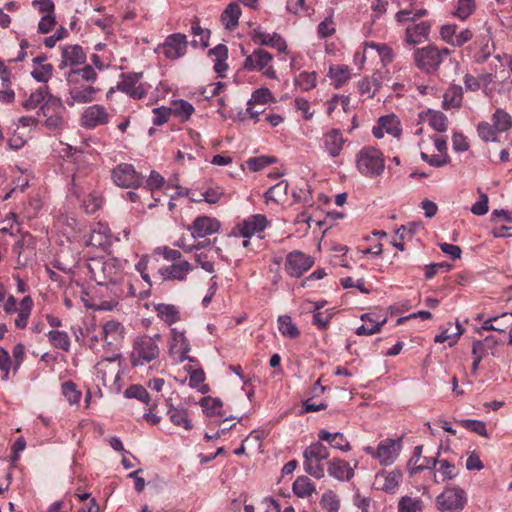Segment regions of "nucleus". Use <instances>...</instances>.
Returning a JSON list of instances; mask_svg holds the SVG:
<instances>
[{
	"mask_svg": "<svg viewBox=\"0 0 512 512\" xmlns=\"http://www.w3.org/2000/svg\"><path fill=\"white\" fill-rule=\"evenodd\" d=\"M86 55L79 45H66L62 47V60L59 64L60 69L67 66H75L84 64Z\"/></svg>",
	"mask_w": 512,
	"mask_h": 512,
	"instance_id": "b1692460",
	"label": "nucleus"
},
{
	"mask_svg": "<svg viewBox=\"0 0 512 512\" xmlns=\"http://www.w3.org/2000/svg\"><path fill=\"white\" fill-rule=\"evenodd\" d=\"M463 89L460 85H451L443 95V108H459L462 104Z\"/></svg>",
	"mask_w": 512,
	"mask_h": 512,
	"instance_id": "7c9ffc66",
	"label": "nucleus"
},
{
	"mask_svg": "<svg viewBox=\"0 0 512 512\" xmlns=\"http://www.w3.org/2000/svg\"><path fill=\"white\" fill-rule=\"evenodd\" d=\"M288 188V182L282 180L268 189L265 193V198L267 201L280 202L287 196Z\"/></svg>",
	"mask_w": 512,
	"mask_h": 512,
	"instance_id": "a18cd8bd",
	"label": "nucleus"
},
{
	"mask_svg": "<svg viewBox=\"0 0 512 512\" xmlns=\"http://www.w3.org/2000/svg\"><path fill=\"white\" fill-rule=\"evenodd\" d=\"M241 15V8L237 2H232L227 5L221 14V22L228 30H233L238 26L239 17Z\"/></svg>",
	"mask_w": 512,
	"mask_h": 512,
	"instance_id": "c85d7f7f",
	"label": "nucleus"
},
{
	"mask_svg": "<svg viewBox=\"0 0 512 512\" xmlns=\"http://www.w3.org/2000/svg\"><path fill=\"white\" fill-rule=\"evenodd\" d=\"M0 232L15 236L21 232L20 223L17 220V215L10 212L6 218L0 223Z\"/></svg>",
	"mask_w": 512,
	"mask_h": 512,
	"instance_id": "de8ad7c7",
	"label": "nucleus"
},
{
	"mask_svg": "<svg viewBox=\"0 0 512 512\" xmlns=\"http://www.w3.org/2000/svg\"><path fill=\"white\" fill-rule=\"evenodd\" d=\"M448 48H438L435 45H427L418 48L413 53L415 65L426 73L437 71L444 59L450 55Z\"/></svg>",
	"mask_w": 512,
	"mask_h": 512,
	"instance_id": "7ed1b4c3",
	"label": "nucleus"
},
{
	"mask_svg": "<svg viewBox=\"0 0 512 512\" xmlns=\"http://www.w3.org/2000/svg\"><path fill=\"white\" fill-rule=\"evenodd\" d=\"M96 89L89 85H77L69 90L67 104L73 106L75 103H87L94 99Z\"/></svg>",
	"mask_w": 512,
	"mask_h": 512,
	"instance_id": "a878e982",
	"label": "nucleus"
},
{
	"mask_svg": "<svg viewBox=\"0 0 512 512\" xmlns=\"http://www.w3.org/2000/svg\"><path fill=\"white\" fill-rule=\"evenodd\" d=\"M267 226V219L262 214L252 215L237 225L239 234L244 238H250L255 233L262 232Z\"/></svg>",
	"mask_w": 512,
	"mask_h": 512,
	"instance_id": "412c9836",
	"label": "nucleus"
},
{
	"mask_svg": "<svg viewBox=\"0 0 512 512\" xmlns=\"http://www.w3.org/2000/svg\"><path fill=\"white\" fill-rule=\"evenodd\" d=\"M200 405L207 416L222 415L220 411L222 402L218 398L205 397L201 400Z\"/></svg>",
	"mask_w": 512,
	"mask_h": 512,
	"instance_id": "5fc2aeb1",
	"label": "nucleus"
},
{
	"mask_svg": "<svg viewBox=\"0 0 512 512\" xmlns=\"http://www.w3.org/2000/svg\"><path fill=\"white\" fill-rule=\"evenodd\" d=\"M328 473L338 480H349L353 477L354 472L348 462L335 458L328 462Z\"/></svg>",
	"mask_w": 512,
	"mask_h": 512,
	"instance_id": "cd10ccee",
	"label": "nucleus"
},
{
	"mask_svg": "<svg viewBox=\"0 0 512 512\" xmlns=\"http://www.w3.org/2000/svg\"><path fill=\"white\" fill-rule=\"evenodd\" d=\"M33 61L35 67L31 72L32 77L38 82H47L52 76L53 66L49 63L43 64L41 58H35Z\"/></svg>",
	"mask_w": 512,
	"mask_h": 512,
	"instance_id": "f704fd0d",
	"label": "nucleus"
},
{
	"mask_svg": "<svg viewBox=\"0 0 512 512\" xmlns=\"http://www.w3.org/2000/svg\"><path fill=\"white\" fill-rule=\"evenodd\" d=\"M88 244L98 248H106L111 244V232L108 225L98 222L93 225Z\"/></svg>",
	"mask_w": 512,
	"mask_h": 512,
	"instance_id": "393cba45",
	"label": "nucleus"
},
{
	"mask_svg": "<svg viewBox=\"0 0 512 512\" xmlns=\"http://www.w3.org/2000/svg\"><path fill=\"white\" fill-rule=\"evenodd\" d=\"M438 464H439L438 473H439L440 479H438L437 475L434 474V482L435 483L445 482V481L451 480L457 476V474H458L457 468L455 467V465L451 464L446 459L439 460Z\"/></svg>",
	"mask_w": 512,
	"mask_h": 512,
	"instance_id": "e433bc0d",
	"label": "nucleus"
},
{
	"mask_svg": "<svg viewBox=\"0 0 512 512\" xmlns=\"http://www.w3.org/2000/svg\"><path fill=\"white\" fill-rule=\"evenodd\" d=\"M431 32V22L420 21L410 23L405 27L404 41L408 45L421 44L428 40Z\"/></svg>",
	"mask_w": 512,
	"mask_h": 512,
	"instance_id": "a211bd4d",
	"label": "nucleus"
},
{
	"mask_svg": "<svg viewBox=\"0 0 512 512\" xmlns=\"http://www.w3.org/2000/svg\"><path fill=\"white\" fill-rule=\"evenodd\" d=\"M109 114L102 105H91L87 107L81 116V125L87 129H93L109 122Z\"/></svg>",
	"mask_w": 512,
	"mask_h": 512,
	"instance_id": "f3484780",
	"label": "nucleus"
},
{
	"mask_svg": "<svg viewBox=\"0 0 512 512\" xmlns=\"http://www.w3.org/2000/svg\"><path fill=\"white\" fill-rule=\"evenodd\" d=\"M329 457V451L321 442L310 444L303 452V467L306 473L321 479L325 475L324 461Z\"/></svg>",
	"mask_w": 512,
	"mask_h": 512,
	"instance_id": "20e7f679",
	"label": "nucleus"
},
{
	"mask_svg": "<svg viewBox=\"0 0 512 512\" xmlns=\"http://www.w3.org/2000/svg\"><path fill=\"white\" fill-rule=\"evenodd\" d=\"M492 122L498 132H506L512 127V116L503 109H496L492 115Z\"/></svg>",
	"mask_w": 512,
	"mask_h": 512,
	"instance_id": "ea45409f",
	"label": "nucleus"
},
{
	"mask_svg": "<svg viewBox=\"0 0 512 512\" xmlns=\"http://www.w3.org/2000/svg\"><path fill=\"white\" fill-rule=\"evenodd\" d=\"M314 261L312 257L300 251H293L287 255L285 269L292 277H300L308 271Z\"/></svg>",
	"mask_w": 512,
	"mask_h": 512,
	"instance_id": "ddd939ff",
	"label": "nucleus"
},
{
	"mask_svg": "<svg viewBox=\"0 0 512 512\" xmlns=\"http://www.w3.org/2000/svg\"><path fill=\"white\" fill-rule=\"evenodd\" d=\"M292 489L298 497L304 498L315 491V486L308 477L300 476L294 481Z\"/></svg>",
	"mask_w": 512,
	"mask_h": 512,
	"instance_id": "a19ab883",
	"label": "nucleus"
},
{
	"mask_svg": "<svg viewBox=\"0 0 512 512\" xmlns=\"http://www.w3.org/2000/svg\"><path fill=\"white\" fill-rule=\"evenodd\" d=\"M322 142L328 155L332 158H336L341 154L346 139L339 129L332 128L323 134Z\"/></svg>",
	"mask_w": 512,
	"mask_h": 512,
	"instance_id": "aec40b11",
	"label": "nucleus"
},
{
	"mask_svg": "<svg viewBox=\"0 0 512 512\" xmlns=\"http://www.w3.org/2000/svg\"><path fill=\"white\" fill-rule=\"evenodd\" d=\"M194 239L204 238L218 232L220 223L217 219L208 216H199L188 227Z\"/></svg>",
	"mask_w": 512,
	"mask_h": 512,
	"instance_id": "6ab92c4d",
	"label": "nucleus"
},
{
	"mask_svg": "<svg viewBox=\"0 0 512 512\" xmlns=\"http://www.w3.org/2000/svg\"><path fill=\"white\" fill-rule=\"evenodd\" d=\"M155 311L165 323L171 325L180 319L179 310L171 304L160 303L155 305Z\"/></svg>",
	"mask_w": 512,
	"mask_h": 512,
	"instance_id": "72a5a7b5",
	"label": "nucleus"
},
{
	"mask_svg": "<svg viewBox=\"0 0 512 512\" xmlns=\"http://www.w3.org/2000/svg\"><path fill=\"white\" fill-rule=\"evenodd\" d=\"M47 337L53 347L63 351H68L70 349V338L66 332L51 330L47 333Z\"/></svg>",
	"mask_w": 512,
	"mask_h": 512,
	"instance_id": "c03bdc74",
	"label": "nucleus"
},
{
	"mask_svg": "<svg viewBox=\"0 0 512 512\" xmlns=\"http://www.w3.org/2000/svg\"><path fill=\"white\" fill-rule=\"evenodd\" d=\"M294 84L302 91H309L316 87L317 78L315 72H301L294 79Z\"/></svg>",
	"mask_w": 512,
	"mask_h": 512,
	"instance_id": "8fccbe9b",
	"label": "nucleus"
},
{
	"mask_svg": "<svg viewBox=\"0 0 512 512\" xmlns=\"http://www.w3.org/2000/svg\"><path fill=\"white\" fill-rule=\"evenodd\" d=\"M428 123L437 132H445L447 130V117L440 111L428 110Z\"/></svg>",
	"mask_w": 512,
	"mask_h": 512,
	"instance_id": "3c124183",
	"label": "nucleus"
},
{
	"mask_svg": "<svg viewBox=\"0 0 512 512\" xmlns=\"http://www.w3.org/2000/svg\"><path fill=\"white\" fill-rule=\"evenodd\" d=\"M124 395L127 398L138 399L145 404L150 403V395L148 391L141 385H131L125 390Z\"/></svg>",
	"mask_w": 512,
	"mask_h": 512,
	"instance_id": "6e6d98bb",
	"label": "nucleus"
},
{
	"mask_svg": "<svg viewBox=\"0 0 512 512\" xmlns=\"http://www.w3.org/2000/svg\"><path fill=\"white\" fill-rule=\"evenodd\" d=\"M428 11L426 9H417V10H400L395 15V20L400 24H410L417 23L416 21L426 16Z\"/></svg>",
	"mask_w": 512,
	"mask_h": 512,
	"instance_id": "c9c22d12",
	"label": "nucleus"
},
{
	"mask_svg": "<svg viewBox=\"0 0 512 512\" xmlns=\"http://www.w3.org/2000/svg\"><path fill=\"white\" fill-rule=\"evenodd\" d=\"M62 393L70 405L78 404L81 399V392L77 390L72 381H66L62 384Z\"/></svg>",
	"mask_w": 512,
	"mask_h": 512,
	"instance_id": "4d7b16f0",
	"label": "nucleus"
},
{
	"mask_svg": "<svg viewBox=\"0 0 512 512\" xmlns=\"http://www.w3.org/2000/svg\"><path fill=\"white\" fill-rule=\"evenodd\" d=\"M476 9L474 0H458L452 15L460 20H466Z\"/></svg>",
	"mask_w": 512,
	"mask_h": 512,
	"instance_id": "37998d69",
	"label": "nucleus"
},
{
	"mask_svg": "<svg viewBox=\"0 0 512 512\" xmlns=\"http://www.w3.org/2000/svg\"><path fill=\"white\" fill-rule=\"evenodd\" d=\"M401 448V439L386 438L380 441L377 446L376 459L383 466L391 465L397 459Z\"/></svg>",
	"mask_w": 512,
	"mask_h": 512,
	"instance_id": "f8f14e48",
	"label": "nucleus"
},
{
	"mask_svg": "<svg viewBox=\"0 0 512 512\" xmlns=\"http://www.w3.org/2000/svg\"><path fill=\"white\" fill-rule=\"evenodd\" d=\"M321 505L328 512H338L339 509V501L336 495L331 491H328L322 495Z\"/></svg>",
	"mask_w": 512,
	"mask_h": 512,
	"instance_id": "69168bd1",
	"label": "nucleus"
},
{
	"mask_svg": "<svg viewBox=\"0 0 512 512\" xmlns=\"http://www.w3.org/2000/svg\"><path fill=\"white\" fill-rule=\"evenodd\" d=\"M402 133V126L399 118L395 114L381 116L377 124L372 129L375 138L381 139L385 134L394 138H399Z\"/></svg>",
	"mask_w": 512,
	"mask_h": 512,
	"instance_id": "9b49d317",
	"label": "nucleus"
},
{
	"mask_svg": "<svg viewBox=\"0 0 512 512\" xmlns=\"http://www.w3.org/2000/svg\"><path fill=\"white\" fill-rule=\"evenodd\" d=\"M423 501L417 497L403 496L398 502V512H420Z\"/></svg>",
	"mask_w": 512,
	"mask_h": 512,
	"instance_id": "09e8293b",
	"label": "nucleus"
},
{
	"mask_svg": "<svg viewBox=\"0 0 512 512\" xmlns=\"http://www.w3.org/2000/svg\"><path fill=\"white\" fill-rule=\"evenodd\" d=\"M113 182L122 188H137L143 183V176L138 173L134 166L128 163H121L112 170Z\"/></svg>",
	"mask_w": 512,
	"mask_h": 512,
	"instance_id": "6e6552de",
	"label": "nucleus"
},
{
	"mask_svg": "<svg viewBox=\"0 0 512 512\" xmlns=\"http://www.w3.org/2000/svg\"><path fill=\"white\" fill-rule=\"evenodd\" d=\"M467 504V494L459 486H450L445 488L441 494L436 497V506L440 511L460 512Z\"/></svg>",
	"mask_w": 512,
	"mask_h": 512,
	"instance_id": "423d86ee",
	"label": "nucleus"
},
{
	"mask_svg": "<svg viewBox=\"0 0 512 512\" xmlns=\"http://www.w3.org/2000/svg\"><path fill=\"white\" fill-rule=\"evenodd\" d=\"M170 421L176 425L181 426L186 430L192 429V423L188 419L187 410L183 407H173L172 405L168 409Z\"/></svg>",
	"mask_w": 512,
	"mask_h": 512,
	"instance_id": "473e14b6",
	"label": "nucleus"
},
{
	"mask_svg": "<svg viewBox=\"0 0 512 512\" xmlns=\"http://www.w3.org/2000/svg\"><path fill=\"white\" fill-rule=\"evenodd\" d=\"M356 165L362 175L372 178L382 174L385 168V160L378 149L365 147L357 154Z\"/></svg>",
	"mask_w": 512,
	"mask_h": 512,
	"instance_id": "39448f33",
	"label": "nucleus"
},
{
	"mask_svg": "<svg viewBox=\"0 0 512 512\" xmlns=\"http://www.w3.org/2000/svg\"><path fill=\"white\" fill-rule=\"evenodd\" d=\"M90 277L102 286L112 285L113 294L122 298L124 291L117 285L122 279L121 264L115 258H92L87 264Z\"/></svg>",
	"mask_w": 512,
	"mask_h": 512,
	"instance_id": "f257e3e1",
	"label": "nucleus"
},
{
	"mask_svg": "<svg viewBox=\"0 0 512 512\" xmlns=\"http://www.w3.org/2000/svg\"><path fill=\"white\" fill-rule=\"evenodd\" d=\"M193 267L188 261H181L176 264L161 267L158 272L164 281L177 280L183 281L192 271Z\"/></svg>",
	"mask_w": 512,
	"mask_h": 512,
	"instance_id": "5701e85b",
	"label": "nucleus"
},
{
	"mask_svg": "<svg viewBox=\"0 0 512 512\" xmlns=\"http://www.w3.org/2000/svg\"><path fill=\"white\" fill-rule=\"evenodd\" d=\"M187 37L182 33H174L165 39L164 43L157 46L155 52L163 54L167 59L175 60L186 53Z\"/></svg>",
	"mask_w": 512,
	"mask_h": 512,
	"instance_id": "1a4fd4ad",
	"label": "nucleus"
},
{
	"mask_svg": "<svg viewBox=\"0 0 512 512\" xmlns=\"http://www.w3.org/2000/svg\"><path fill=\"white\" fill-rule=\"evenodd\" d=\"M142 73H127L121 75V81L118 83V90L126 93L134 99H141L146 96V90L139 80Z\"/></svg>",
	"mask_w": 512,
	"mask_h": 512,
	"instance_id": "dca6fc26",
	"label": "nucleus"
},
{
	"mask_svg": "<svg viewBox=\"0 0 512 512\" xmlns=\"http://www.w3.org/2000/svg\"><path fill=\"white\" fill-rule=\"evenodd\" d=\"M472 354L474 356V360L472 363V371L476 372L479 368L481 360L486 355V349H484V342H482V340L473 341Z\"/></svg>",
	"mask_w": 512,
	"mask_h": 512,
	"instance_id": "e2e57ef3",
	"label": "nucleus"
},
{
	"mask_svg": "<svg viewBox=\"0 0 512 512\" xmlns=\"http://www.w3.org/2000/svg\"><path fill=\"white\" fill-rule=\"evenodd\" d=\"M361 320L364 323L356 329V334L359 336L376 334L380 332L382 326L386 323V318L377 320L373 313L362 314Z\"/></svg>",
	"mask_w": 512,
	"mask_h": 512,
	"instance_id": "bb28decb",
	"label": "nucleus"
},
{
	"mask_svg": "<svg viewBox=\"0 0 512 512\" xmlns=\"http://www.w3.org/2000/svg\"><path fill=\"white\" fill-rule=\"evenodd\" d=\"M332 14L333 12L328 17H326L322 22H320L317 27V34L321 39L328 38L336 32Z\"/></svg>",
	"mask_w": 512,
	"mask_h": 512,
	"instance_id": "13d9d810",
	"label": "nucleus"
},
{
	"mask_svg": "<svg viewBox=\"0 0 512 512\" xmlns=\"http://www.w3.org/2000/svg\"><path fill=\"white\" fill-rule=\"evenodd\" d=\"M160 334L153 336L144 334L137 336L132 345L130 352V363L133 367H142L157 360L160 356L159 342Z\"/></svg>",
	"mask_w": 512,
	"mask_h": 512,
	"instance_id": "f03ea898",
	"label": "nucleus"
},
{
	"mask_svg": "<svg viewBox=\"0 0 512 512\" xmlns=\"http://www.w3.org/2000/svg\"><path fill=\"white\" fill-rule=\"evenodd\" d=\"M364 46H365V49L366 48L375 49L378 52V54L381 57L383 62L389 63L393 59L392 49L388 45H386V44L374 43V42H366L364 44Z\"/></svg>",
	"mask_w": 512,
	"mask_h": 512,
	"instance_id": "680f3d73",
	"label": "nucleus"
},
{
	"mask_svg": "<svg viewBox=\"0 0 512 512\" xmlns=\"http://www.w3.org/2000/svg\"><path fill=\"white\" fill-rule=\"evenodd\" d=\"M495 331L505 333L512 326V312L494 317Z\"/></svg>",
	"mask_w": 512,
	"mask_h": 512,
	"instance_id": "0e129e2a",
	"label": "nucleus"
},
{
	"mask_svg": "<svg viewBox=\"0 0 512 512\" xmlns=\"http://www.w3.org/2000/svg\"><path fill=\"white\" fill-rule=\"evenodd\" d=\"M49 103L61 107L60 99L53 98L49 95L46 87H39L35 91L31 92L29 97L22 103L23 108L26 110H34L38 107L42 110L46 116V109Z\"/></svg>",
	"mask_w": 512,
	"mask_h": 512,
	"instance_id": "4468645a",
	"label": "nucleus"
},
{
	"mask_svg": "<svg viewBox=\"0 0 512 512\" xmlns=\"http://www.w3.org/2000/svg\"><path fill=\"white\" fill-rule=\"evenodd\" d=\"M103 204V198L100 195H90L87 200L83 202V208L86 213L94 214L98 211Z\"/></svg>",
	"mask_w": 512,
	"mask_h": 512,
	"instance_id": "774afa93",
	"label": "nucleus"
},
{
	"mask_svg": "<svg viewBox=\"0 0 512 512\" xmlns=\"http://www.w3.org/2000/svg\"><path fill=\"white\" fill-rule=\"evenodd\" d=\"M32 307V298L30 296H25L20 302L19 309L16 311L18 312L17 317L15 319V326L17 328L23 329L27 326L28 318L31 314Z\"/></svg>",
	"mask_w": 512,
	"mask_h": 512,
	"instance_id": "2f4dec72",
	"label": "nucleus"
},
{
	"mask_svg": "<svg viewBox=\"0 0 512 512\" xmlns=\"http://www.w3.org/2000/svg\"><path fill=\"white\" fill-rule=\"evenodd\" d=\"M171 113L176 117H179L181 121H187L190 119L194 112V107L191 103L186 100L179 99L173 102Z\"/></svg>",
	"mask_w": 512,
	"mask_h": 512,
	"instance_id": "79ce46f5",
	"label": "nucleus"
},
{
	"mask_svg": "<svg viewBox=\"0 0 512 512\" xmlns=\"http://www.w3.org/2000/svg\"><path fill=\"white\" fill-rule=\"evenodd\" d=\"M294 202L302 203L304 205L312 206L313 197L310 186L306 181H301L300 185L292 192Z\"/></svg>",
	"mask_w": 512,
	"mask_h": 512,
	"instance_id": "4c0bfd02",
	"label": "nucleus"
},
{
	"mask_svg": "<svg viewBox=\"0 0 512 512\" xmlns=\"http://www.w3.org/2000/svg\"><path fill=\"white\" fill-rule=\"evenodd\" d=\"M190 350V343L184 332L173 328L171 330V339L169 342L170 355L179 363H183L186 360L193 362L194 359L188 355Z\"/></svg>",
	"mask_w": 512,
	"mask_h": 512,
	"instance_id": "9d476101",
	"label": "nucleus"
},
{
	"mask_svg": "<svg viewBox=\"0 0 512 512\" xmlns=\"http://www.w3.org/2000/svg\"><path fill=\"white\" fill-rule=\"evenodd\" d=\"M497 132L498 131L495 129L494 124L491 125L488 122H481L478 124V135L486 142L497 141Z\"/></svg>",
	"mask_w": 512,
	"mask_h": 512,
	"instance_id": "052dcab7",
	"label": "nucleus"
},
{
	"mask_svg": "<svg viewBox=\"0 0 512 512\" xmlns=\"http://www.w3.org/2000/svg\"><path fill=\"white\" fill-rule=\"evenodd\" d=\"M274 101L275 98L272 92L266 87H261L252 93L251 99L248 101L247 105H265Z\"/></svg>",
	"mask_w": 512,
	"mask_h": 512,
	"instance_id": "864d4df0",
	"label": "nucleus"
},
{
	"mask_svg": "<svg viewBox=\"0 0 512 512\" xmlns=\"http://www.w3.org/2000/svg\"><path fill=\"white\" fill-rule=\"evenodd\" d=\"M272 54L263 49H256L244 61V68L248 71H260L265 77L277 79L275 69L271 64Z\"/></svg>",
	"mask_w": 512,
	"mask_h": 512,
	"instance_id": "0eeeda50",
	"label": "nucleus"
},
{
	"mask_svg": "<svg viewBox=\"0 0 512 512\" xmlns=\"http://www.w3.org/2000/svg\"><path fill=\"white\" fill-rule=\"evenodd\" d=\"M124 338L123 325L115 320L107 321L103 325L102 340L105 346L113 353L118 349Z\"/></svg>",
	"mask_w": 512,
	"mask_h": 512,
	"instance_id": "2eb2a0df",
	"label": "nucleus"
},
{
	"mask_svg": "<svg viewBox=\"0 0 512 512\" xmlns=\"http://www.w3.org/2000/svg\"><path fill=\"white\" fill-rule=\"evenodd\" d=\"M329 76L332 79L335 88L342 87L350 78V70L347 66H332L329 70Z\"/></svg>",
	"mask_w": 512,
	"mask_h": 512,
	"instance_id": "58836bf2",
	"label": "nucleus"
},
{
	"mask_svg": "<svg viewBox=\"0 0 512 512\" xmlns=\"http://www.w3.org/2000/svg\"><path fill=\"white\" fill-rule=\"evenodd\" d=\"M377 481L381 483V489L387 493H393L402 479L400 471L394 470L390 472H383L376 477Z\"/></svg>",
	"mask_w": 512,
	"mask_h": 512,
	"instance_id": "c756f323",
	"label": "nucleus"
},
{
	"mask_svg": "<svg viewBox=\"0 0 512 512\" xmlns=\"http://www.w3.org/2000/svg\"><path fill=\"white\" fill-rule=\"evenodd\" d=\"M117 357L118 355L113 353L111 356L103 358L95 366L98 377L101 378L104 385L118 378L119 369L115 364Z\"/></svg>",
	"mask_w": 512,
	"mask_h": 512,
	"instance_id": "4be33fe9",
	"label": "nucleus"
},
{
	"mask_svg": "<svg viewBox=\"0 0 512 512\" xmlns=\"http://www.w3.org/2000/svg\"><path fill=\"white\" fill-rule=\"evenodd\" d=\"M34 246V237L28 232H20V238L16 241V243L13 246V252L17 254L18 257H20L26 250H32Z\"/></svg>",
	"mask_w": 512,
	"mask_h": 512,
	"instance_id": "603ef678",
	"label": "nucleus"
},
{
	"mask_svg": "<svg viewBox=\"0 0 512 512\" xmlns=\"http://www.w3.org/2000/svg\"><path fill=\"white\" fill-rule=\"evenodd\" d=\"M460 423L464 428H467L482 437L489 438L485 422L474 419H464Z\"/></svg>",
	"mask_w": 512,
	"mask_h": 512,
	"instance_id": "bf43d9fd",
	"label": "nucleus"
},
{
	"mask_svg": "<svg viewBox=\"0 0 512 512\" xmlns=\"http://www.w3.org/2000/svg\"><path fill=\"white\" fill-rule=\"evenodd\" d=\"M278 329L283 336L291 339H294L299 335L297 326L292 322L291 317L288 315L278 317Z\"/></svg>",
	"mask_w": 512,
	"mask_h": 512,
	"instance_id": "49530a36",
	"label": "nucleus"
},
{
	"mask_svg": "<svg viewBox=\"0 0 512 512\" xmlns=\"http://www.w3.org/2000/svg\"><path fill=\"white\" fill-rule=\"evenodd\" d=\"M420 228V223L412 222L407 225H402L397 229L396 234L399 236L400 240L411 239Z\"/></svg>",
	"mask_w": 512,
	"mask_h": 512,
	"instance_id": "338daca9",
	"label": "nucleus"
}]
</instances>
